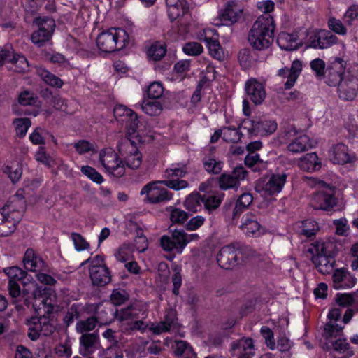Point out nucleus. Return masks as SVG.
<instances>
[{
    "label": "nucleus",
    "mask_w": 358,
    "mask_h": 358,
    "mask_svg": "<svg viewBox=\"0 0 358 358\" xmlns=\"http://www.w3.org/2000/svg\"><path fill=\"white\" fill-rule=\"evenodd\" d=\"M25 205L22 191L19 190L0 210V236H8L14 232L22 217Z\"/></svg>",
    "instance_id": "f257e3e1"
},
{
    "label": "nucleus",
    "mask_w": 358,
    "mask_h": 358,
    "mask_svg": "<svg viewBox=\"0 0 358 358\" xmlns=\"http://www.w3.org/2000/svg\"><path fill=\"white\" fill-rule=\"evenodd\" d=\"M164 186L178 191L186 189L189 184L185 180H155L144 185L140 192V194L144 196V201L149 203L155 204L167 202L172 199L173 194Z\"/></svg>",
    "instance_id": "f03ea898"
},
{
    "label": "nucleus",
    "mask_w": 358,
    "mask_h": 358,
    "mask_svg": "<svg viewBox=\"0 0 358 358\" xmlns=\"http://www.w3.org/2000/svg\"><path fill=\"white\" fill-rule=\"evenodd\" d=\"M23 293L33 299V306L43 313L51 312L56 301L55 291L38 285L31 278H26L23 282Z\"/></svg>",
    "instance_id": "7ed1b4c3"
},
{
    "label": "nucleus",
    "mask_w": 358,
    "mask_h": 358,
    "mask_svg": "<svg viewBox=\"0 0 358 358\" xmlns=\"http://www.w3.org/2000/svg\"><path fill=\"white\" fill-rule=\"evenodd\" d=\"M274 29L273 17L260 15L253 24L248 36L250 45L259 50L268 48L273 41Z\"/></svg>",
    "instance_id": "20e7f679"
},
{
    "label": "nucleus",
    "mask_w": 358,
    "mask_h": 358,
    "mask_svg": "<svg viewBox=\"0 0 358 358\" xmlns=\"http://www.w3.org/2000/svg\"><path fill=\"white\" fill-rule=\"evenodd\" d=\"M129 34L122 28H110L100 33L96 38V45L103 52L121 50L129 45Z\"/></svg>",
    "instance_id": "39448f33"
},
{
    "label": "nucleus",
    "mask_w": 358,
    "mask_h": 358,
    "mask_svg": "<svg viewBox=\"0 0 358 358\" xmlns=\"http://www.w3.org/2000/svg\"><path fill=\"white\" fill-rule=\"evenodd\" d=\"M308 183L317 188L310 201L314 209L329 211L337 205L335 187L316 178H310Z\"/></svg>",
    "instance_id": "423d86ee"
},
{
    "label": "nucleus",
    "mask_w": 358,
    "mask_h": 358,
    "mask_svg": "<svg viewBox=\"0 0 358 358\" xmlns=\"http://www.w3.org/2000/svg\"><path fill=\"white\" fill-rule=\"evenodd\" d=\"M334 244L331 242L316 241L311 244L309 252L313 255L312 261L317 271L322 274H329L336 263L334 255Z\"/></svg>",
    "instance_id": "0eeeda50"
},
{
    "label": "nucleus",
    "mask_w": 358,
    "mask_h": 358,
    "mask_svg": "<svg viewBox=\"0 0 358 358\" xmlns=\"http://www.w3.org/2000/svg\"><path fill=\"white\" fill-rule=\"evenodd\" d=\"M148 313L146 303L136 302L132 305L123 308L118 313V320L123 324L127 325L125 330H143L145 325L140 317H145Z\"/></svg>",
    "instance_id": "6e6552de"
},
{
    "label": "nucleus",
    "mask_w": 358,
    "mask_h": 358,
    "mask_svg": "<svg viewBox=\"0 0 358 358\" xmlns=\"http://www.w3.org/2000/svg\"><path fill=\"white\" fill-rule=\"evenodd\" d=\"M99 162L109 176L120 178L125 174V164L119 153L112 148H105L99 152Z\"/></svg>",
    "instance_id": "1a4fd4ad"
},
{
    "label": "nucleus",
    "mask_w": 358,
    "mask_h": 358,
    "mask_svg": "<svg viewBox=\"0 0 358 358\" xmlns=\"http://www.w3.org/2000/svg\"><path fill=\"white\" fill-rule=\"evenodd\" d=\"M99 162L109 176L120 178L125 174V164L119 153L112 148H105L99 152Z\"/></svg>",
    "instance_id": "9d476101"
},
{
    "label": "nucleus",
    "mask_w": 358,
    "mask_h": 358,
    "mask_svg": "<svg viewBox=\"0 0 358 358\" xmlns=\"http://www.w3.org/2000/svg\"><path fill=\"white\" fill-rule=\"evenodd\" d=\"M87 263H90L89 273L94 285L104 286L110 282V272L106 266L104 259L102 256L96 255L92 258H88L81 264L85 265Z\"/></svg>",
    "instance_id": "9b49d317"
},
{
    "label": "nucleus",
    "mask_w": 358,
    "mask_h": 358,
    "mask_svg": "<svg viewBox=\"0 0 358 358\" xmlns=\"http://www.w3.org/2000/svg\"><path fill=\"white\" fill-rule=\"evenodd\" d=\"M117 148L125 168L134 170L140 168L142 164V154L133 141L129 138L124 139L118 143Z\"/></svg>",
    "instance_id": "f8f14e48"
},
{
    "label": "nucleus",
    "mask_w": 358,
    "mask_h": 358,
    "mask_svg": "<svg viewBox=\"0 0 358 358\" xmlns=\"http://www.w3.org/2000/svg\"><path fill=\"white\" fill-rule=\"evenodd\" d=\"M34 23L38 26V29L32 33L31 42L38 47L43 46L51 40L55 29V22L48 17H40L35 19Z\"/></svg>",
    "instance_id": "ddd939ff"
},
{
    "label": "nucleus",
    "mask_w": 358,
    "mask_h": 358,
    "mask_svg": "<svg viewBox=\"0 0 358 358\" xmlns=\"http://www.w3.org/2000/svg\"><path fill=\"white\" fill-rule=\"evenodd\" d=\"M282 138L285 141H289L287 150L292 153H301L312 147L310 138L292 126L285 130Z\"/></svg>",
    "instance_id": "4468645a"
},
{
    "label": "nucleus",
    "mask_w": 358,
    "mask_h": 358,
    "mask_svg": "<svg viewBox=\"0 0 358 358\" xmlns=\"http://www.w3.org/2000/svg\"><path fill=\"white\" fill-rule=\"evenodd\" d=\"M241 127L251 136H268L274 133L278 127L277 122L269 118H260L257 120L245 119Z\"/></svg>",
    "instance_id": "2eb2a0df"
},
{
    "label": "nucleus",
    "mask_w": 358,
    "mask_h": 358,
    "mask_svg": "<svg viewBox=\"0 0 358 358\" xmlns=\"http://www.w3.org/2000/svg\"><path fill=\"white\" fill-rule=\"evenodd\" d=\"M287 175L285 173L272 174L257 185V190L264 197L275 196L279 194L287 180Z\"/></svg>",
    "instance_id": "dca6fc26"
},
{
    "label": "nucleus",
    "mask_w": 358,
    "mask_h": 358,
    "mask_svg": "<svg viewBox=\"0 0 358 358\" xmlns=\"http://www.w3.org/2000/svg\"><path fill=\"white\" fill-rule=\"evenodd\" d=\"M338 38L328 30L320 29L308 33L306 45L315 49H325L336 43Z\"/></svg>",
    "instance_id": "f3484780"
},
{
    "label": "nucleus",
    "mask_w": 358,
    "mask_h": 358,
    "mask_svg": "<svg viewBox=\"0 0 358 358\" xmlns=\"http://www.w3.org/2000/svg\"><path fill=\"white\" fill-rule=\"evenodd\" d=\"M242 257L241 249L236 245L231 244L220 249L217 256V262L220 267L230 269L236 266Z\"/></svg>",
    "instance_id": "a211bd4d"
},
{
    "label": "nucleus",
    "mask_w": 358,
    "mask_h": 358,
    "mask_svg": "<svg viewBox=\"0 0 358 358\" xmlns=\"http://www.w3.org/2000/svg\"><path fill=\"white\" fill-rule=\"evenodd\" d=\"M28 336L32 340H36L41 334L48 336L51 334L55 327L46 317H33L27 320Z\"/></svg>",
    "instance_id": "6ab92c4d"
},
{
    "label": "nucleus",
    "mask_w": 358,
    "mask_h": 358,
    "mask_svg": "<svg viewBox=\"0 0 358 358\" xmlns=\"http://www.w3.org/2000/svg\"><path fill=\"white\" fill-rule=\"evenodd\" d=\"M243 8L233 0L228 1L223 10L219 13L218 22H214L215 26L234 24L241 17Z\"/></svg>",
    "instance_id": "aec40b11"
},
{
    "label": "nucleus",
    "mask_w": 358,
    "mask_h": 358,
    "mask_svg": "<svg viewBox=\"0 0 358 358\" xmlns=\"http://www.w3.org/2000/svg\"><path fill=\"white\" fill-rule=\"evenodd\" d=\"M338 92L341 99L353 100L358 92V76L350 73L345 75L338 85Z\"/></svg>",
    "instance_id": "412c9836"
},
{
    "label": "nucleus",
    "mask_w": 358,
    "mask_h": 358,
    "mask_svg": "<svg viewBox=\"0 0 358 358\" xmlns=\"http://www.w3.org/2000/svg\"><path fill=\"white\" fill-rule=\"evenodd\" d=\"M187 245L186 233L183 230H175L171 237L164 236L161 238V245L166 251L175 250L182 253Z\"/></svg>",
    "instance_id": "4be33fe9"
},
{
    "label": "nucleus",
    "mask_w": 358,
    "mask_h": 358,
    "mask_svg": "<svg viewBox=\"0 0 358 358\" xmlns=\"http://www.w3.org/2000/svg\"><path fill=\"white\" fill-rule=\"evenodd\" d=\"M117 121L125 122L130 135L134 134L138 128L137 115L130 108L123 105H117L113 110Z\"/></svg>",
    "instance_id": "5701e85b"
},
{
    "label": "nucleus",
    "mask_w": 358,
    "mask_h": 358,
    "mask_svg": "<svg viewBox=\"0 0 358 358\" xmlns=\"http://www.w3.org/2000/svg\"><path fill=\"white\" fill-rule=\"evenodd\" d=\"M245 90L251 101L255 105L262 104L266 96L264 84L251 78L245 83Z\"/></svg>",
    "instance_id": "b1692460"
},
{
    "label": "nucleus",
    "mask_w": 358,
    "mask_h": 358,
    "mask_svg": "<svg viewBox=\"0 0 358 358\" xmlns=\"http://www.w3.org/2000/svg\"><path fill=\"white\" fill-rule=\"evenodd\" d=\"M178 322L176 311L173 308L166 310L164 319L159 323H152L150 329L155 334L164 332L173 331L177 329Z\"/></svg>",
    "instance_id": "393cba45"
},
{
    "label": "nucleus",
    "mask_w": 358,
    "mask_h": 358,
    "mask_svg": "<svg viewBox=\"0 0 358 358\" xmlns=\"http://www.w3.org/2000/svg\"><path fill=\"white\" fill-rule=\"evenodd\" d=\"M22 262L24 268L29 271L36 273L48 271V266L43 259L31 248L26 250Z\"/></svg>",
    "instance_id": "a878e982"
},
{
    "label": "nucleus",
    "mask_w": 358,
    "mask_h": 358,
    "mask_svg": "<svg viewBox=\"0 0 358 358\" xmlns=\"http://www.w3.org/2000/svg\"><path fill=\"white\" fill-rule=\"evenodd\" d=\"M332 280L336 289L352 288L357 283L356 278L344 268L335 270Z\"/></svg>",
    "instance_id": "bb28decb"
},
{
    "label": "nucleus",
    "mask_w": 358,
    "mask_h": 358,
    "mask_svg": "<svg viewBox=\"0 0 358 358\" xmlns=\"http://www.w3.org/2000/svg\"><path fill=\"white\" fill-rule=\"evenodd\" d=\"M345 66V61L340 57H335L331 62L330 67L327 69L325 81L330 86L340 84L342 78L341 74Z\"/></svg>",
    "instance_id": "cd10ccee"
},
{
    "label": "nucleus",
    "mask_w": 358,
    "mask_h": 358,
    "mask_svg": "<svg viewBox=\"0 0 358 358\" xmlns=\"http://www.w3.org/2000/svg\"><path fill=\"white\" fill-rule=\"evenodd\" d=\"M329 158L334 164H344L355 161V157L349 153L348 147L338 143L331 147L329 152Z\"/></svg>",
    "instance_id": "c85d7f7f"
},
{
    "label": "nucleus",
    "mask_w": 358,
    "mask_h": 358,
    "mask_svg": "<svg viewBox=\"0 0 358 358\" xmlns=\"http://www.w3.org/2000/svg\"><path fill=\"white\" fill-rule=\"evenodd\" d=\"M302 62L296 59L292 62V66L289 69L284 68L279 70V76L287 79L285 83V87L286 89H290L294 85L302 71Z\"/></svg>",
    "instance_id": "c756f323"
},
{
    "label": "nucleus",
    "mask_w": 358,
    "mask_h": 358,
    "mask_svg": "<svg viewBox=\"0 0 358 358\" xmlns=\"http://www.w3.org/2000/svg\"><path fill=\"white\" fill-rule=\"evenodd\" d=\"M167 13L171 20H175L187 13L188 3L185 0H166Z\"/></svg>",
    "instance_id": "7c9ffc66"
},
{
    "label": "nucleus",
    "mask_w": 358,
    "mask_h": 358,
    "mask_svg": "<svg viewBox=\"0 0 358 358\" xmlns=\"http://www.w3.org/2000/svg\"><path fill=\"white\" fill-rule=\"evenodd\" d=\"M277 43L280 49L292 51L298 49L302 45V41L296 34L280 33L278 37Z\"/></svg>",
    "instance_id": "2f4dec72"
},
{
    "label": "nucleus",
    "mask_w": 358,
    "mask_h": 358,
    "mask_svg": "<svg viewBox=\"0 0 358 358\" xmlns=\"http://www.w3.org/2000/svg\"><path fill=\"white\" fill-rule=\"evenodd\" d=\"M341 310L338 308H331L327 315L328 322L324 327V332L327 336H334L337 333L340 332L343 327L336 324L341 318Z\"/></svg>",
    "instance_id": "473e14b6"
},
{
    "label": "nucleus",
    "mask_w": 358,
    "mask_h": 358,
    "mask_svg": "<svg viewBox=\"0 0 358 358\" xmlns=\"http://www.w3.org/2000/svg\"><path fill=\"white\" fill-rule=\"evenodd\" d=\"M86 310L88 313L96 314V318L101 324H108L111 320L110 316L113 315V310L103 307V303L87 304Z\"/></svg>",
    "instance_id": "72a5a7b5"
},
{
    "label": "nucleus",
    "mask_w": 358,
    "mask_h": 358,
    "mask_svg": "<svg viewBox=\"0 0 358 358\" xmlns=\"http://www.w3.org/2000/svg\"><path fill=\"white\" fill-rule=\"evenodd\" d=\"M298 165L303 171H313L321 168L322 162L315 152H310L301 157Z\"/></svg>",
    "instance_id": "f704fd0d"
},
{
    "label": "nucleus",
    "mask_w": 358,
    "mask_h": 358,
    "mask_svg": "<svg viewBox=\"0 0 358 358\" xmlns=\"http://www.w3.org/2000/svg\"><path fill=\"white\" fill-rule=\"evenodd\" d=\"M234 355H246L252 357L255 354L254 344L252 339L250 338H242L232 344Z\"/></svg>",
    "instance_id": "c9c22d12"
},
{
    "label": "nucleus",
    "mask_w": 358,
    "mask_h": 358,
    "mask_svg": "<svg viewBox=\"0 0 358 358\" xmlns=\"http://www.w3.org/2000/svg\"><path fill=\"white\" fill-rule=\"evenodd\" d=\"M173 352L179 358H196L192 346L185 341H176L172 346Z\"/></svg>",
    "instance_id": "e433bc0d"
},
{
    "label": "nucleus",
    "mask_w": 358,
    "mask_h": 358,
    "mask_svg": "<svg viewBox=\"0 0 358 358\" xmlns=\"http://www.w3.org/2000/svg\"><path fill=\"white\" fill-rule=\"evenodd\" d=\"M241 229L248 236H257L260 234V224L253 216H244L242 218Z\"/></svg>",
    "instance_id": "4c0bfd02"
},
{
    "label": "nucleus",
    "mask_w": 358,
    "mask_h": 358,
    "mask_svg": "<svg viewBox=\"0 0 358 358\" xmlns=\"http://www.w3.org/2000/svg\"><path fill=\"white\" fill-rule=\"evenodd\" d=\"M97 341V336L94 334H83L80 338L81 344L80 352L81 355L86 356L94 352V345Z\"/></svg>",
    "instance_id": "58836bf2"
},
{
    "label": "nucleus",
    "mask_w": 358,
    "mask_h": 358,
    "mask_svg": "<svg viewBox=\"0 0 358 358\" xmlns=\"http://www.w3.org/2000/svg\"><path fill=\"white\" fill-rule=\"evenodd\" d=\"M9 63L11 64L10 68L17 73L25 72L29 69L27 59L21 54H13L12 58L9 60Z\"/></svg>",
    "instance_id": "ea45409f"
},
{
    "label": "nucleus",
    "mask_w": 358,
    "mask_h": 358,
    "mask_svg": "<svg viewBox=\"0 0 358 358\" xmlns=\"http://www.w3.org/2000/svg\"><path fill=\"white\" fill-rule=\"evenodd\" d=\"M202 203H203V197H201L199 193H192L185 199L184 206L188 210L195 213L202 208Z\"/></svg>",
    "instance_id": "a19ab883"
},
{
    "label": "nucleus",
    "mask_w": 358,
    "mask_h": 358,
    "mask_svg": "<svg viewBox=\"0 0 358 358\" xmlns=\"http://www.w3.org/2000/svg\"><path fill=\"white\" fill-rule=\"evenodd\" d=\"M187 173L186 166L181 164H173L165 171V177L168 180H177L176 178H182Z\"/></svg>",
    "instance_id": "79ce46f5"
},
{
    "label": "nucleus",
    "mask_w": 358,
    "mask_h": 358,
    "mask_svg": "<svg viewBox=\"0 0 358 358\" xmlns=\"http://www.w3.org/2000/svg\"><path fill=\"white\" fill-rule=\"evenodd\" d=\"M141 108L145 114L150 116L160 115L163 109L160 102L151 100H144L141 105Z\"/></svg>",
    "instance_id": "37998d69"
},
{
    "label": "nucleus",
    "mask_w": 358,
    "mask_h": 358,
    "mask_svg": "<svg viewBox=\"0 0 358 358\" xmlns=\"http://www.w3.org/2000/svg\"><path fill=\"white\" fill-rule=\"evenodd\" d=\"M37 73L49 85L56 87H61L63 85L61 79L42 67L37 69Z\"/></svg>",
    "instance_id": "c03bdc74"
},
{
    "label": "nucleus",
    "mask_w": 358,
    "mask_h": 358,
    "mask_svg": "<svg viewBox=\"0 0 358 358\" xmlns=\"http://www.w3.org/2000/svg\"><path fill=\"white\" fill-rule=\"evenodd\" d=\"M4 172L8 176L11 181L15 183L19 181L22 176V165L18 162H12L5 167Z\"/></svg>",
    "instance_id": "a18cd8bd"
},
{
    "label": "nucleus",
    "mask_w": 358,
    "mask_h": 358,
    "mask_svg": "<svg viewBox=\"0 0 358 358\" xmlns=\"http://www.w3.org/2000/svg\"><path fill=\"white\" fill-rule=\"evenodd\" d=\"M300 230L299 233L306 237L314 236L319 229L317 223L311 220H307L299 223Z\"/></svg>",
    "instance_id": "49530a36"
},
{
    "label": "nucleus",
    "mask_w": 358,
    "mask_h": 358,
    "mask_svg": "<svg viewBox=\"0 0 358 358\" xmlns=\"http://www.w3.org/2000/svg\"><path fill=\"white\" fill-rule=\"evenodd\" d=\"M166 48L164 44L155 43L152 44L148 50L149 58L157 61L161 59L166 54Z\"/></svg>",
    "instance_id": "de8ad7c7"
},
{
    "label": "nucleus",
    "mask_w": 358,
    "mask_h": 358,
    "mask_svg": "<svg viewBox=\"0 0 358 358\" xmlns=\"http://www.w3.org/2000/svg\"><path fill=\"white\" fill-rule=\"evenodd\" d=\"M203 163L206 171L210 173L217 174L222 169V162L212 157H205Z\"/></svg>",
    "instance_id": "09e8293b"
},
{
    "label": "nucleus",
    "mask_w": 358,
    "mask_h": 358,
    "mask_svg": "<svg viewBox=\"0 0 358 358\" xmlns=\"http://www.w3.org/2000/svg\"><path fill=\"white\" fill-rule=\"evenodd\" d=\"M207 48L209 51V54L215 59L219 61L224 60L225 57L224 52L221 47L218 38L214 39L211 43H208Z\"/></svg>",
    "instance_id": "8fccbe9b"
},
{
    "label": "nucleus",
    "mask_w": 358,
    "mask_h": 358,
    "mask_svg": "<svg viewBox=\"0 0 358 358\" xmlns=\"http://www.w3.org/2000/svg\"><path fill=\"white\" fill-rule=\"evenodd\" d=\"M133 247L129 243H124L120 246L115 253L117 260L122 262H126L132 257Z\"/></svg>",
    "instance_id": "3c124183"
},
{
    "label": "nucleus",
    "mask_w": 358,
    "mask_h": 358,
    "mask_svg": "<svg viewBox=\"0 0 358 358\" xmlns=\"http://www.w3.org/2000/svg\"><path fill=\"white\" fill-rule=\"evenodd\" d=\"M335 226V233L338 236H348L350 231L348 220L345 217H341L333 221Z\"/></svg>",
    "instance_id": "603ef678"
},
{
    "label": "nucleus",
    "mask_w": 358,
    "mask_h": 358,
    "mask_svg": "<svg viewBox=\"0 0 358 358\" xmlns=\"http://www.w3.org/2000/svg\"><path fill=\"white\" fill-rule=\"evenodd\" d=\"M334 349L340 353H345L348 357L354 355V350L350 347L346 338H338L333 344Z\"/></svg>",
    "instance_id": "864d4df0"
},
{
    "label": "nucleus",
    "mask_w": 358,
    "mask_h": 358,
    "mask_svg": "<svg viewBox=\"0 0 358 358\" xmlns=\"http://www.w3.org/2000/svg\"><path fill=\"white\" fill-rule=\"evenodd\" d=\"M196 37L199 41H203L208 45L214 39L218 38V34L213 29L205 28L197 33Z\"/></svg>",
    "instance_id": "5fc2aeb1"
},
{
    "label": "nucleus",
    "mask_w": 358,
    "mask_h": 358,
    "mask_svg": "<svg viewBox=\"0 0 358 358\" xmlns=\"http://www.w3.org/2000/svg\"><path fill=\"white\" fill-rule=\"evenodd\" d=\"M97 322V319L95 317H91L85 320L79 321L76 324V329L79 333L84 334L85 332L93 330Z\"/></svg>",
    "instance_id": "6e6d98bb"
},
{
    "label": "nucleus",
    "mask_w": 358,
    "mask_h": 358,
    "mask_svg": "<svg viewBox=\"0 0 358 358\" xmlns=\"http://www.w3.org/2000/svg\"><path fill=\"white\" fill-rule=\"evenodd\" d=\"M80 171L83 174L97 184H101L103 182V176L92 166H83L80 168Z\"/></svg>",
    "instance_id": "4d7b16f0"
},
{
    "label": "nucleus",
    "mask_w": 358,
    "mask_h": 358,
    "mask_svg": "<svg viewBox=\"0 0 358 358\" xmlns=\"http://www.w3.org/2000/svg\"><path fill=\"white\" fill-rule=\"evenodd\" d=\"M4 273L8 275L9 281L17 282L22 279L26 272L18 266H10L3 269Z\"/></svg>",
    "instance_id": "13d9d810"
},
{
    "label": "nucleus",
    "mask_w": 358,
    "mask_h": 358,
    "mask_svg": "<svg viewBox=\"0 0 358 358\" xmlns=\"http://www.w3.org/2000/svg\"><path fill=\"white\" fill-rule=\"evenodd\" d=\"M222 138L228 143H235L241 139V134L238 129L234 127H224L222 129Z\"/></svg>",
    "instance_id": "bf43d9fd"
},
{
    "label": "nucleus",
    "mask_w": 358,
    "mask_h": 358,
    "mask_svg": "<svg viewBox=\"0 0 358 358\" xmlns=\"http://www.w3.org/2000/svg\"><path fill=\"white\" fill-rule=\"evenodd\" d=\"M71 239L73 241L75 249L77 251L81 252L90 249V243L80 234L72 233L71 234Z\"/></svg>",
    "instance_id": "052dcab7"
},
{
    "label": "nucleus",
    "mask_w": 358,
    "mask_h": 358,
    "mask_svg": "<svg viewBox=\"0 0 358 358\" xmlns=\"http://www.w3.org/2000/svg\"><path fill=\"white\" fill-rule=\"evenodd\" d=\"M13 124L17 136H24L31 123L29 118H17L13 121Z\"/></svg>",
    "instance_id": "680f3d73"
},
{
    "label": "nucleus",
    "mask_w": 358,
    "mask_h": 358,
    "mask_svg": "<svg viewBox=\"0 0 358 358\" xmlns=\"http://www.w3.org/2000/svg\"><path fill=\"white\" fill-rule=\"evenodd\" d=\"M222 199V194L207 195L203 196V204L206 208L208 210H213L220 206Z\"/></svg>",
    "instance_id": "e2e57ef3"
},
{
    "label": "nucleus",
    "mask_w": 358,
    "mask_h": 358,
    "mask_svg": "<svg viewBox=\"0 0 358 358\" xmlns=\"http://www.w3.org/2000/svg\"><path fill=\"white\" fill-rule=\"evenodd\" d=\"M167 210L170 211V220L173 223H183L188 217L187 213L181 209L169 207Z\"/></svg>",
    "instance_id": "0e129e2a"
},
{
    "label": "nucleus",
    "mask_w": 358,
    "mask_h": 358,
    "mask_svg": "<svg viewBox=\"0 0 358 358\" xmlns=\"http://www.w3.org/2000/svg\"><path fill=\"white\" fill-rule=\"evenodd\" d=\"M252 199V196L249 193H244L241 194L236 203L234 213L237 214L247 208L251 204Z\"/></svg>",
    "instance_id": "69168bd1"
},
{
    "label": "nucleus",
    "mask_w": 358,
    "mask_h": 358,
    "mask_svg": "<svg viewBox=\"0 0 358 358\" xmlns=\"http://www.w3.org/2000/svg\"><path fill=\"white\" fill-rule=\"evenodd\" d=\"M185 54L190 56H196L203 52V46L198 42H188L182 47Z\"/></svg>",
    "instance_id": "338daca9"
},
{
    "label": "nucleus",
    "mask_w": 358,
    "mask_h": 358,
    "mask_svg": "<svg viewBox=\"0 0 358 358\" xmlns=\"http://www.w3.org/2000/svg\"><path fill=\"white\" fill-rule=\"evenodd\" d=\"M147 93L150 99H159L164 93V87L161 83L153 82L149 85Z\"/></svg>",
    "instance_id": "774afa93"
}]
</instances>
